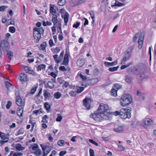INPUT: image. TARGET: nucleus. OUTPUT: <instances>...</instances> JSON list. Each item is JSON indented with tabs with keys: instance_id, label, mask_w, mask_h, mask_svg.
Masks as SVG:
<instances>
[{
	"instance_id": "nucleus-48",
	"label": "nucleus",
	"mask_w": 156,
	"mask_h": 156,
	"mask_svg": "<svg viewBox=\"0 0 156 156\" xmlns=\"http://www.w3.org/2000/svg\"><path fill=\"white\" fill-rule=\"evenodd\" d=\"M38 145L36 144H34V145L32 147V149L33 150H37L38 149Z\"/></svg>"
},
{
	"instance_id": "nucleus-15",
	"label": "nucleus",
	"mask_w": 156,
	"mask_h": 156,
	"mask_svg": "<svg viewBox=\"0 0 156 156\" xmlns=\"http://www.w3.org/2000/svg\"><path fill=\"white\" fill-rule=\"evenodd\" d=\"M51 147L50 146H46L43 151V152L45 151L46 154H48L51 151Z\"/></svg>"
},
{
	"instance_id": "nucleus-50",
	"label": "nucleus",
	"mask_w": 156,
	"mask_h": 156,
	"mask_svg": "<svg viewBox=\"0 0 156 156\" xmlns=\"http://www.w3.org/2000/svg\"><path fill=\"white\" fill-rule=\"evenodd\" d=\"M89 153L90 156H94V151L92 149H90L89 150Z\"/></svg>"
},
{
	"instance_id": "nucleus-47",
	"label": "nucleus",
	"mask_w": 156,
	"mask_h": 156,
	"mask_svg": "<svg viewBox=\"0 0 156 156\" xmlns=\"http://www.w3.org/2000/svg\"><path fill=\"white\" fill-rule=\"evenodd\" d=\"M17 136L20 135L22 134L23 133V129H19L17 132Z\"/></svg>"
},
{
	"instance_id": "nucleus-14",
	"label": "nucleus",
	"mask_w": 156,
	"mask_h": 156,
	"mask_svg": "<svg viewBox=\"0 0 156 156\" xmlns=\"http://www.w3.org/2000/svg\"><path fill=\"white\" fill-rule=\"evenodd\" d=\"M23 107H20L17 111V114L19 117H21L22 116L23 113Z\"/></svg>"
},
{
	"instance_id": "nucleus-2",
	"label": "nucleus",
	"mask_w": 156,
	"mask_h": 156,
	"mask_svg": "<svg viewBox=\"0 0 156 156\" xmlns=\"http://www.w3.org/2000/svg\"><path fill=\"white\" fill-rule=\"evenodd\" d=\"M131 109L130 108H121L120 111H116L113 112V114L115 116L119 115L123 119H126V118L129 119L131 117Z\"/></svg>"
},
{
	"instance_id": "nucleus-23",
	"label": "nucleus",
	"mask_w": 156,
	"mask_h": 156,
	"mask_svg": "<svg viewBox=\"0 0 156 156\" xmlns=\"http://www.w3.org/2000/svg\"><path fill=\"white\" fill-rule=\"evenodd\" d=\"M44 96L46 99L49 98L51 97V94L50 93H48L47 91L46 90H44L43 91Z\"/></svg>"
},
{
	"instance_id": "nucleus-20",
	"label": "nucleus",
	"mask_w": 156,
	"mask_h": 156,
	"mask_svg": "<svg viewBox=\"0 0 156 156\" xmlns=\"http://www.w3.org/2000/svg\"><path fill=\"white\" fill-rule=\"evenodd\" d=\"M125 80L127 83H130L132 82L133 78L130 76H125Z\"/></svg>"
},
{
	"instance_id": "nucleus-4",
	"label": "nucleus",
	"mask_w": 156,
	"mask_h": 156,
	"mask_svg": "<svg viewBox=\"0 0 156 156\" xmlns=\"http://www.w3.org/2000/svg\"><path fill=\"white\" fill-rule=\"evenodd\" d=\"M153 123V121L148 118H145L141 122L140 124L144 127L151 126Z\"/></svg>"
},
{
	"instance_id": "nucleus-52",
	"label": "nucleus",
	"mask_w": 156,
	"mask_h": 156,
	"mask_svg": "<svg viewBox=\"0 0 156 156\" xmlns=\"http://www.w3.org/2000/svg\"><path fill=\"white\" fill-rule=\"evenodd\" d=\"M49 43L50 47H51L55 45V44L54 43L52 39H50L49 40Z\"/></svg>"
},
{
	"instance_id": "nucleus-27",
	"label": "nucleus",
	"mask_w": 156,
	"mask_h": 156,
	"mask_svg": "<svg viewBox=\"0 0 156 156\" xmlns=\"http://www.w3.org/2000/svg\"><path fill=\"white\" fill-rule=\"evenodd\" d=\"M42 122L47 123L48 122V119H49L48 116L46 115L42 117Z\"/></svg>"
},
{
	"instance_id": "nucleus-18",
	"label": "nucleus",
	"mask_w": 156,
	"mask_h": 156,
	"mask_svg": "<svg viewBox=\"0 0 156 156\" xmlns=\"http://www.w3.org/2000/svg\"><path fill=\"white\" fill-rule=\"evenodd\" d=\"M34 31H36L40 34H42L44 32V30L41 27H35L34 29Z\"/></svg>"
},
{
	"instance_id": "nucleus-63",
	"label": "nucleus",
	"mask_w": 156,
	"mask_h": 156,
	"mask_svg": "<svg viewBox=\"0 0 156 156\" xmlns=\"http://www.w3.org/2000/svg\"><path fill=\"white\" fill-rule=\"evenodd\" d=\"M59 69L62 71H65L66 70V69L65 68L64 66H62L59 67Z\"/></svg>"
},
{
	"instance_id": "nucleus-31",
	"label": "nucleus",
	"mask_w": 156,
	"mask_h": 156,
	"mask_svg": "<svg viewBox=\"0 0 156 156\" xmlns=\"http://www.w3.org/2000/svg\"><path fill=\"white\" fill-rule=\"evenodd\" d=\"M44 106L48 112L50 110L51 107L49 105L48 103L46 102L44 103Z\"/></svg>"
},
{
	"instance_id": "nucleus-37",
	"label": "nucleus",
	"mask_w": 156,
	"mask_h": 156,
	"mask_svg": "<svg viewBox=\"0 0 156 156\" xmlns=\"http://www.w3.org/2000/svg\"><path fill=\"white\" fill-rule=\"evenodd\" d=\"M61 96V94L59 92L55 93L54 95V97L57 99L59 98Z\"/></svg>"
},
{
	"instance_id": "nucleus-30",
	"label": "nucleus",
	"mask_w": 156,
	"mask_h": 156,
	"mask_svg": "<svg viewBox=\"0 0 156 156\" xmlns=\"http://www.w3.org/2000/svg\"><path fill=\"white\" fill-rule=\"evenodd\" d=\"M46 66L44 64H41L37 67V70L38 71H41V69L45 68Z\"/></svg>"
},
{
	"instance_id": "nucleus-26",
	"label": "nucleus",
	"mask_w": 156,
	"mask_h": 156,
	"mask_svg": "<svg viewBox=\"0 0 156 156\" xmlns=\"http://www.w3.org/2000/svg\"><path fill=\"white\" fill-rule=\"evenodd\" d=\"M123 130V128L122 127L120 126H118L117 127H115L114 128V130L115 132L120 133Z\"/></svg>"
},
{
	"instance_id": "nucleus-10",
	"label": "nucleus",
	"mask_w": 156,
	"mask_h": 156,
	"mask_svg": "<svg viewBox=\"0 0 156 156\" xmlns=\"http://www.w3.org/2000/svg\"><path fill=\"white\" fill-rule=\"evenodd\" d=\"M18 78L21 81L25 82L27 80V75L22 73L20 74Z\"/></svg>"
},
{
	"instance_id": "nucleus-53",
	"label": "nucleus",
	"mask_w": 156,
	"mask_h": 156,
	"mask_svg": "<svg viewBox=\"0 0 156 156\" xmlns=\"http://www.w3.org/2000/svg\"><path fill=\"white\" fill-rule=\"evenodd\" d=\"M41 110V109H40L38 110H35L33 112L36 115H37L38 113H40L42 112Z\"/></svg>"
},
{
	"instance_id": "nucleus-32",
	"label": "nucleus",
	"mask_w": 156,
	"mask_h": 156,
	"mask_svg": "<svg viewBox=\"0 0 156 156\" xmlns=\"http://www.w3.org/2000/svg\"><path fill=\"white\" fill-rule=\"evenodd\" d=\"M65 0H60L58 3V5L59 6H63L66 4Z\"/></svg>"
},
{
	"instance_id": "nucleus-35",
	"label": "nucleus",
	"mask_w": 156,
	"mask_h": 156,
	"mask_svg": "<svg viewBox=\"0 0 156 156\" xmlns=\"http://www.w3.org/2000/svg\"><path fill=\"white\" fill-rule=\"evenodd\" d=\"M34 153L37 156H39L41 155V151L40 149H38L36 150Z\"/></svg>"
},
{
	"instance_id": "nucleus-21",
	"label": "nucleus",
	"mask_w": 156,
	"mask_h": 156,
	"mask_svg": "<svg viewBox=\"0 0 156 156\" xmlns=\"http://www.w3.org/2000/svg\"><path fill=\"white\" fill-rule=\"evenodd\" d=\"M16 148L18 151H21L25 149L24 147L22 146L20 144H18L15 146Z\"/></svg>"
},
{
	"instance_id": "nucleus-34",
	"label": "nucleus",
	"mask_w": 156,
	"mask_h": 156,
	"mask_svg": "<svg viewBox=\"0 0 156 156\" xmlns=\"http://www.w3.org/2000/svg\"><path fill=\"white\" fill-rule=\"evenodd\" d=\"M132 64V62H130L129 63H128L126 65H122L121 67V69H124L128 67L129 66H130Z\"/></svg>"
},
{
	"instance_id": "nucleus-41",
	"label": "nucleus",
	"mask_w": 156,
	"mask_h": 156,
	"mask_svg": "<svg viewBox=\"0 0 156 156\" xmlns=\"http://www.w3.org/2000/svg\"><path fill=\"white\" fill-rule=\"evenodd\" d=\"M64 54V51H62L59 55V62H61L62 60L63 59V56Z\"/></svg>"
},
{
	"instance_id": "nucleus-49",
	"label": "nucleus",
	"mask_w": 156,
	"mask_h": 156,
	"mask_svg": "<svg viewBox=\"0 0 156 156\" xmlns=\"http://www.w3.org/2000/svg\"><path fill=\"white\" fill-rule=\"evenodd\" d=\"M89 141L91 143H92L93 144L95 145L96 146H98V144L96 142L94 141L93 140L91 139H89Z\"/></svg>"
},
{
	"instance_id": "nucleus-33",
	"label": "nucleus",
	"mask_w": 156,
	"mask_h": 156,
	"mask_svg": "<svg viewBox=\"0 0 156 156\" xmlns=\"http://www.w3.org/2000/svg\"><path fill=\"white\" fill-rule=\"evenodd\" d=\"M119 68V66H118L116 67L109 68L108 69V70L111 72H114L117 70Z\"/></svg>"
},
{
	"instance_id": "nucleus-9",
	"label": "nucleus",
	"mask_w": 156,
	"mask_h": 156,
	"mask_svg": "<svg viewBox=\"0 0 156 156\" xmlns=\"http://www.w3.org/2000/svg\"><path fill=\"white\" fill-rule=\"evenodd\" d=\"M16 104L20 107H23V103L22 101V99L20 97L19 95L16 97Z\"/></svg>"
},
{
	"instance_id": "nucleus-5",
	"label": "nucleus",
	"mask_w": 156,
	"mask_h": 156,
	"mask_svg": "<svg viewBox=\"0 0 156 156\" xmlns=\"http://www.w3.org/2000/svg\"><path fill=\"white\" fill-rule=\"evenodd\" d=\"M91 100L89 98H86L83 100V105L86 109H88L90 107Z\"/></svg>"
},
{
	"instance_id": "nucleus-29",
	"label": "nucleus",
	"mask_w": 156,
	"mask_h": 156,
	"mask_svg": "<svg viewBox=\"0 0 156 156\" xmlns=\"http://www.w3.org/2000/svg\"><path fill=\"white\" fill-rule=\"evenodd\" d=\"M47 44L46 42H44L42 44H41L40 48L42 50H44L45 49V48L47 46Z\"/></svg>"
},
{
	"instance_id": "nucleus-3",
	"label": "nucleus",
	"mask_w": 156,
	"mask_h": 156,
	"mask_svg": "<svg viewBox=\"0 0 156 156\" xmlns=\"http://www.w3.org/2000/svg\"><path fill=\"white\" fill-rule=\"evenodd\" d=\"M132 101L131 95L128 94H126L122 96L120 99L121 105L126 106L130 104Z\"/></svg>"
},
{
	"instance_id": "nucleus-44",
	"label": "nucleus",
	"mask_w": 156,
	"mask_h": 156,
	"mask_svg": "<svg viewBox=\"0 0 156 156\" xmlns=\"http://www.w3.org/2000/svg\"><path fill=\"white\" fill-rule=\"evenodd\" d=\"M22 68L24 69L25 70L27 73V72L29 71L30 67L28 66L23 65L22 66Z\"/></svg>"
},
{
	"instance_id": "nucleus-51",
	"label": "nucleus",
	"mask_w": 156,
	"mask_h": 156,
	"mask_svg": "<svg viewBox=\"0 0 156 156\" xmlns=\"http://www.w3.org/2000/svg\"><path fill=\"white\" fill-rule=\"evenodd\" d=\"M140 33L138 32L137 34H135L133 38V41L134 42L136 40L137 38L138 37V34Z\"/></svg>"
},
{
	"instance_id": "nucleus-43",
	"label": "nucleus",
	"mask_w": 156,
	"mask_h": 156,
	"mask_svg": "<svg viewBox=\"0 0 156 156\" xmlns=\"http://www.w3.org/2000/svg\"><path fill=\"white\" fill-rule=\"evenodd\" d=\"M55 25L57 27H58V32H60V33H62V30H61V25L60 23H58Z\"/></svg>"
},
{
	"instance_id": "nucleus-42",
	"label": "nucleus",
	"mask_w": 156,
	"mask_h": 156,
	"mask_svg": "<svg viewBox=\"0 0 156 156\" xmlns=\"http://www.w3.org/2000/svg\"><path fill=\"white\" fill-rule=\"evenodd\" d=\"M15 28L14 27H9V31L12 33H14L15 32Z\"/></svg>"
},
{
	"instance_id": "nucleus-16",
	"label": "nucleus",
	"mask_w": 156,
	"mask_h": 156,
	"mask_svg": "<svg viewBox=\"0 0 156 156\" xmlns=\"http://www.w3.org/2000/svg\"><path fill=\"white\" fill-rule=\"evenodd\" d=\"M55 5L50 4V12L52 14L56 13V10L54 9Z\"/></svg>"
},
{
	"instance_id": "nucleus-28",
	"label": "nucleus",
	"mask_w": 156,
	"mask_h": 156,
	"mask_svg": "<svg viewBox=\"0 0 156 156\" xmlns=\"http://www.w3.org/2000/svg\"><path fill=\"white\" fill-rule=\"evenodd\" d=\"M125 5V4L121 3L117 0L115 1V6H122Z\"/></svg>"
},
{
	"instance_id": "nucleus-64",
	"label": "nucleus",
	"mask_w": 156,
	"mask_h": 156,
	"mask_svg": "<svg viewBox=\"0 0 156 156\" xmlns=\"http://www.w3.org/2000/svg\"><path fill=\"white\" fill-rule=\"evenodd\" d=\"M14 156H21L23 155V154L21 153H15L14 151Z\"/></svg>"
},
{
	"instance_id": "nucleus-6",
	"label": "nucleus",
	"mask_w": 156,
	"mask_h": 156,
	"mask_svg": "<svg viewBox=\"0 0 156 156\" xmlns=\"http://www.w3.org/2000/svg\"><path fill=\"white\" fill-rule=\"evenodd\" d=\"M9 46V43L5 41H3L1 42L0 47L4 51H8L9 50L8 47Z\"/></svg>"
},
{
	"instance_id": "nucleus-13",
	"label": "nucleus",
	"mask_w": 156,
	"mask_h": 156,
	"mask_svg": "<svg viewBox=\"0 0 156 156\" xmlns=\"http://www.w3.org/2000/svg\"><path fill=\"white\" fill-rule=\"evenodd\" d=\"M110 18L113 20H114L118 17L119 16V14L115 12H111L110 14Z\"/></svg>"
},
{
	"instance_id": "nucleus-60",
	"label": "nucleus",
	"mask_w": 156,
	"mask_h": 156,
	"mask_svg": "<svg viewBox=\"0 0 156 156\" xmlns=\"http://www.w3.org/2000/svg\"><path fill=\"white\" fill-rule=\"evenodd\" d=\"M48 139L50 142H52L53 140V137L51 136V134H48Z\"/></svg>"
},
{
	"instance_id": "nucleus-7",
	"label": "nucleus",
	"mask_w": 156,
	"mask_h": 156,
	"mask_svg": "<svg viewBox=\"0 0 156 156\" xmlns=\"http://www.w3.org/2000/svg\"><path fill=\"white\" fill-rule=\"evenodd\" d=\"M33 35L35 39H36V43H38L41 38V34L37 32L34 31Z\"/></svg>"
},
{
	"instance_id": "nucleus-36",
	"label": "nucleus",
	"mask_w": 156,
	"mask_h": 156,
	"mask_svg": "<svg viewBox=\"0 0 156 156\" xmlns=\"http://www.w3.org/2000/svg\"><path fill=\"white\" fill-rule=\"evenodd\" d=\"M48 85L49 88L50 89L53 88L54 87V84L50 81H48Z\"/></svg>"
},
{
	"instance_id": "nucleus-56",
	"label": "nucleus",
	"mask_w": 156,
	"mask_h": 156,
	"mask_svg": "<svg viewBox=\"0 0 156 156\" xmlns=\"http://www.w3.org/2000/svg\"><path fill=\"white\" fill-rule=\"evenodd\" d=\"M118 149L120 151H123L125 149V148L121 145H118Z\"/></svg>"
},
{
	"instance_id": "nucleus-57",
	"label": "nucleus",
	"mask_w": 156,
	"mask_h": 156,
	"mask_svg": "<svg viewBox=\"0 0 156 156\" xmlns=\"http://www.w3.org/2000/svg\"><path fill=\"white\" fill-rule=\"evenodd\" d=\"M69 94L71 96L74 97L75 96L76 93L75 91L72 90L69 92Z\"/></svg>"
},
{
	"instance_id": "nucleus-19",
	"label": "nucleus",
	"mask_w": 156,
	"mask_h": 156,
	"mask_svg": "<svg viewBox=\"0 0 156 156\" xmlns=\"http://www.w3.org/2000/svg\"><path fill=\"white\" fill-rule=\"evenodd\" d=\"M5 83L8 90H10L12 88V84L8 81H5Z\"/></svg>"
},
{
	"instance_id": "nucleus-62",
	"label": "nucleus",
	"mask_w": 156,
	"mask_h": 156,
	"mask_svg": "<svg viewBox=\"0 0 156 156\" xmlns=\"http://www.w3.org/2000/svg\"><path fill=\"white\" fill-rule=\"evenodd\" d=\"M54 49V53H58V52L60 51V49H59V48L58 47H56Z\"/></svg>"
},
{
	"instance_id": "nucleus-54",
	"label": "nucleus",
	"mask_w": 156,
	"mask_h": 156,
	"mask_svg": "<svg viewBox=\"0 0 156 156\" xmlns=\"http://www.w3.org/2000/svg\"><path fill=\"white\" fill-rule=\"evenodd\" d=\"M12 104V102L10 101H8V104L6 105V108L7 109H9L10 108V106Z\"/></svg>"
},
{
	"instance_id": "nucleus-17",
	"label": "nucleus",
	"mask_w": 156,
	"mask_h": 156,
	"mask_svg": "<svg viewBox=\"0 0 156 156\" xmlns=\"http://www.w3.org/2000/svg\"><path fill=\"white\" fill-rule=\"evenodd\" d=\"M117 63V60H116L112 62H104L106 66H113L116 65Z\"/></svg>"
},
{
	"instance_id": "nucleus-61",
	"label": "nucleus",
	"mask_w": 156,
	"mask_h": 156,
	"mask_svg": "<svg viewBox=\"0 0 156 156\" xmlns=\"http://www.w3.org/2000/svg\"><path fill=\"white\" fill-rule=\"evenodd\" d=\"M27 73H29V74L34 75L35 74L34 72L32 70V69L30 68L29 71L27 72Z\"/></svg>"
},
{
	"instance_id": "nucleus-22",
	"label": "nucleus",
	"mask_w": 156,
	"mask_h": 156,
	"mask_svg": "<svg viewBox=\"0 0 156 156\" xmlns=\"http://www.w3.org/2000/svg\"><path fill=\"white\" fill-rule=\"evenodd\" d=\"M0 137L3 140L9 139L8 137L4 133L0 132Z\"/></svg>"
},
{
	"instance_id": "nucleus-24",
	"label": "nucleus",
	"mask_w": 156,
	"mask_h": 156,
	"mask_svg": "<svg viewBox=\"0 0 156 156\" xmlns=\"http://www.w3.org/2000/svg\"><path fill=\"white\" fill-rule=\"evenodd\" d=\"M69 16V14L67 12H66L64 15V21L65 23V25H66L67 23L68 20V18Z\"/></svg>"
},
{
	"instance_id": "nucleus-11",
	"label": "nucleus",
	"mask_w": 156,
	"mask_h": 156,
	"mask_svg": "<svg viewBox=\"0 0 156 156\" xmlns=\"http://www.w3.org/2000/svg\"><path fill=\"white\" fill-rule=\"evenodd\" d=\"M69 54L67 53L65 54L64 55V60L61 64L66 65L69 63Z\"/></svg>"
},
{
	"instance_id": "nucleus-25",
	"label": "nucleus",
	"mask_w": 156,
	"mask_h": 156,
	"mask_svg": "<svg viewBox=\"0 0 156 156\" xmlns=\"http://www.w3.org/2000/svg\"><path fill=\"white\" fill-rule=\"evenodd\" d=\"M117 90L115 89L114 88L112 89L111 91V94L114 97H116L117 96Z\"/></svg>"
},
{
	"instance_id": "nucleus-46",
	"label": "nucleus",
	"mask_w": 156,
	"mask_h": 156,
	"mask_svg": "<svg viewBox=\"0 0 156 156\" xmlns=\"http://www.w3.org/2000/svg\"><path fill=\"white\" fill-rule=\"evenodd\" d=\"M57 80L59 83L61 84H62L64 82V81L62 80V79L61 77H58L57 79Z\"/></svg>"
},
{
	"instance_id": "nucleus-1",
	"label": "nucleus",
	"mask_w": 156,
	"mask_h": 156,
	"mask_svg": "<svg viewBox=\"0 0 156 156\" xmlns=\"http://www.w3.org/2000/svg\"><path fill=\"white\" fill-rule=\"evenodd\" d=\"M108 107L107 105L102 103L100 105L98 110L96 113H93L90 115V117L93 118L97 122H99L102 120H107L108 119L107 111Z\"/></svg>"
},
{
	"instance_id": "nucleus-45",
	"label": "nucleus",
	"mask_w": 156,
	"mask_h": 156,
	"mask_svg": "<svg viewBox=\"0 0 156 156\" xmlns=\"http://www.w3.org/2000/svg\"><path fill=\"white\" fill-rule=\"evenodd\" d=\"M62 119V117L59 114H58V117L56 119V121L58 122H60Z\"/></svg>"
},
{
	"instance_id": "nucleus-39",
	"label": "nucleus",
	"mask_w": 156,
	"mask_h": 156,
	"mask_svg": "<svg viewBox=\"0 0 156 156\" xmlns=\"http://www.w3.org/2000/svg\"><path fill=\"white\" fill-rule=\"evenodd\" d=\"M53 58L56 62L57 63L60 62H59V59L58 58V55H53Z\"/></svg>"
},
{
	"instance_id": "nucleus-38",
	"label": "nucleus",
	"mask_w": 156,
	"mask_h": 156,
	"mask_svg": "<svg viewBox=\"0 0 156 156\" xmlns=\"http://www.w3.org/2000/svg\"><path fill=\"white\" fill-rule=\"evenodd\" d=\"M64 141L63 140H60L58 141L57 144L59 146H62L64 145Z\"/></svg>"
},
{
	"instance_id": "nucleus-12",
	"label": "nucleus",
	"mask_w": 156,
	"mask_h": 156,
	"mask_svg": "<svg viewBox=\"0 0 156 156\" xmlns=\"http://www.w3.org/2000/svg\"><path fill=\"white\" fill-rule=\"evenodd\" d=\"M53 16L52 17V20L54 24V25H56L57 24L60 23V21L57 19V18L58 17L57 15H55V14H53Z\"/></svg>"
},
{
	"instance_id": "nucleus-58",
	"label": "nucleus",
	"mask_w": 156,
	"mask_h": 156,
	"mask_svg": "<svg viewBox=\"0 0 156 156\" xmlns=\"http://www.w3.org/2000/svg\"><path fill=\"white\" fill-rule=\"evenodd\" d=\"M80 22H76V24H74L73 25V27L77 28L78 27L80 26Z\"/></svg>"
},
{
	"instance_id": "nucleus-59",
	"label": "nucleus",
	"mask_w": 156,
	"mask_h": 156,
	"mask_svg": "<svg viewBox=\"0 0 156 156\" xmlns=\"http://www.w3.org/2000/svg\"><path fill=\"white\" fill-rule=\"evenodd\" d=\"M130 55V53L129 51H127L126 53L125 54L124 56L127 58H129Z\"/></svg>"
},
{
	"instance_id": "nucleus-8",
	"label": "nucleus",
	"mask_w": 156,
	"mask_h": 156,
	"mask_svg": "<svg viewBox=\"0 0 156 156\" xmlns=\"http://www.w3.org/2000/svg\"><path fill=\"white\" fill-rule=\"evenodd\" d=\"M144 39V36L142 34L140 35L138 41V43L139 44L138 47L139 49H141L142 47Z\"/></svg>"
},
{
	"instance_id": "nucleus-40",
	"label": "nucleus",
	"mask_w": 156,
	"mask_h": 156,
	"mask_svg": "<svg viewBox=\"0 0 156 156\" xmlns=\"http://www.w3.org/2000/svg\"><path fill=\"white\" fill-rule=\"evenodd\" d=\"M8 53H7V55L8 56V58L10 59H11L12 58L11 57H13V53L11 51H7Z\"/></svg>"
},
{
	"instance_id": "nucleus-55",
	"label": "nucleus",
	"mask_w": 156,
	"mask_h": 156,
	"mask_svg": "<svg viewBox=\"0 0 156 156\" xmlns=\"http://www.w3.org/2000/svg\"><path fill=\"white\" fill-rule=\"evenodd\" d=\"M89 13L91 17L93 22H94V12H90Z\"/></svg>"
}]
</instances>
